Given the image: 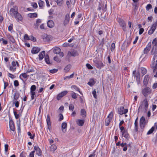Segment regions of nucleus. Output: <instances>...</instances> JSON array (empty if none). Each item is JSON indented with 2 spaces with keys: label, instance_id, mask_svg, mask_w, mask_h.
<instances>
[{
  "label": "nucleus",
  "instance_id": "f257e3e1",
  "mask_svg": "<svg viewBox=\"0 0 157 157\" xmlns=\"http://www.w3.org/2000/svg\"><path fill=\"white\" fill-rule=\"evenodd\" d=\"M148 101L147 98H145L141 102V104L139 107V109L146 111L148 107Z\"/></svg>",
  "mask_w": 157,
  "mask_h": 157
},
{
  "label": "nucleus",
  "instance_id": "f03ea898",
  "mask_svg": "<svg viewBox=\"0 0 157 157\" xmlns=\"http://www.w3.org/2000/svg\"><path fill=\"white\" fill-rule=\"evenodd\" d=\"M151 67L153 69V72H155L156 69L157 68V53L156 54L155 56H153L151 62Z\"/></svg>",
  "mask_w": 157,
  "mask_h": 157
},
{
  "label": "nucleus",
  "instance_id": "7ed1b4c3",
  "mask_svg": "<svg viewBox=\"0 0 157 157\" xmlns=\"http://www.w3.org/2000/svg\"><path fill=\"white\" fill-rule=\"evenodd\" d=\"M151 91L152 90L150 87H146L142 90V93L145 97H147L151 93Z\"/></svg>",
  "mask_w": 157,
  "mask_h": 157
},
{
  "label": "nucleus",
  "instance_id": "20e7f679",
  "mask_svg": "<svg viewBox=\"0 0 157 157\" xmlns=\"http://www.w3.org/2000/svg\"><path fill=\"white\" fill-rule=\"evenodd\" d=\"M18 8L16 6H14L11 8L10 11V16L13 18L19 12H18Z\"/></svg>",
  "mask_w": 157,
  "mask_h": 157
},
{
  "label": "nucleus",
  "instance_id": "39448f33",
  "mask_svg": "<svg viewBox=\"0 0 157 157\" xmlns=\"http://www.w3.org/2000/svg\"><path fill=\"white\" fill-rule=\"evenodd\" d=\"M24 71L27 74L30 73H33L35 72V68L32 66L30 65L25 67L24 68Z\"/></svg>",
  "mask_w": 157,
  "mask_h": 157
},
{
  "label": "nucleus",
  "instance_id": "423d86ee",
  "mask_svg": "<svg viewBox=\"0 0 157 157\" xmlns=\"http://www.w3.org/2000/svg\"><path fill=\"white\" fill-rule=\"evenodd\" d=\"M16 65L19 66V64L17 61H13L11 63V65L10 67L9 70L13 72L15 71L16 69Z\"/></svg>",
  "mask_w": 157,
  "mask_h": 157
},
{
  "label": "nucleus",
  "instance_id": "0eeeda50",
  "mask_svg": "<svg viewBox=\"0 0 157 157\" xmlns=\"http://www.w3.org/2000/svg\"><path fill=\"white\" fill-rule=\"evenodd\" d=\"M113 115V113L111 112L108 116L105 121V124L106 126H108L109 125L110 121L112 120Z\"/></svg>",
  "mask_w": 157,
  "mask_h": 157
},
{
  "label": "nucleus",
  "instance_id": "6e6552de",
  "mask_svg": "<svg viewBox=\"0 0 157 157\" xmlns=\"http://www.w3.org/2000/svg\"><path fill=\"white\" fill-rule=\"evenodd\" d=\"M157 26V21H156L153 24L150 29L148 30V34L150 35L152 34L155 30Z\"/></svg>",
  "mask_w": 157,
  "mask_h": 157
},
{
  "label": "nucleus",
  "instance_id": "1a4fd4ad",
  "mask_svg": "<svg viewBox=\"0 0 157 157\" xmlns=\"http://www.w3.org/2000/svg\"><path fill=\"white\" fill-rule=\"evenodd\" d=\"M151 45V43L149 42L147 44L146 47L144 49V54L141 55V57H144V55L147 54L148 53L149 51L150 50Z\"/></svg>",
  "mask_w": 157,
  "mask_h": 157
},
{
  "label": "nucleus",
  "instance_id": "9d476101",
  "mask_svg": "<svg viewBox=\"0 0 157 157\" xmlns=\"http://www.w3.org/2000/svg\"><path fill=\"white\" fill-rule=\"evenodd\" d=\"M118 113L120 115L125 114L128 112V109H125L124 107L121 106L118 109Z\"/></svg>",
  "mask_w": 157,
  "mask_h": 157
},
{
  "label": "nucleus",
  "instance_id": "9b49d317",
  "mask_svg": "<svg viewBox=\"0 0 157 157\" xmlns=\"http://www.w3.org/2000/svg\"><path fill=\"white\" fill-rule=\"evenodd\" d=\"M145 125V119L144 117H142L140 120V128L143 129Z\"/></svg>",
  "mask_w": 157,
  "mask_h": 157
},
{
  "label": "nucleus",
  "instance_id": "f8f14e48",
  "mask_svg": "<svg viewBox=\"0 0 157 157\" xmlns=\"http://www.w3.org/2000/svg\"><path fill=\"white\" fill-rule=\"evenodd\" d=\"M13 18H15L17 22H19L20 21H22L23 20V17L19 13H17Z\"/></svg>",
  "mask_w": 157,
  "mask_h": 157
},
{
  "label": "nucleus",
  "instance_id": "ddd939ff",
  "mask_svg": "<svg viewBox=\"0 0 157 157\" xmlns=\"http://www.w3.org/2000/svg\"><path fill=\"white\" fill-rule=\"evenodd\" d=\"M67 93V91L66 90L61 92L57 95L56 97L57 99L58 100H59L62 97L66 95Z\"/></svg>",
  "mask_w": 157,
  "mask_h": 157
},
{
  "label": "nucleus",
  "instance_id": "4468645a",
  "mask_svg": "<svg viewBox=\"0 0 157 157\" xmlns=\"http://www.w3.org/2000/svg\"><path fill=\"white\" fill-rule=\"evenodd\" d=\"M94 61L95 64V65L97 68H101L103 66V63L100 61H98L96 60H94Z\"/></svg>",
  "mask_w": 157,
  "mask_h": 157
},
{
  "label": "nucleus",
  "instance_id": "2eb2a0df",
  "mask_svg": "<svg viewBox=\"0 0 157 157\" xmlns=\"http://www.w3.org/2000/svg\"><path fill=\"white\" fill-rule=\"evenodd\" d=\"M118 21L120 26L122 27L123 30H124L125 28L126 25L124 21H123L122 19L118 18Z\"/></svg>",
  "mask_w": 157,
  "mask_h": 157
},
{
  "label": "nucleus",
  "instance_id": "dca6fc26",
  "mask_svg": "<svg viewBox=\"0 0 157 157\" xmlns=\"http://www.w3.org/2000/svg\"><path fill=\"white\" fill-rule=\"evenodd\" d=\"M34 149L36 151V154L38 156H40L41 155L42 151L38 146L36 145L34 146Z\"/></svg>",
  "mask_w": 157,
  "mask_h": 157
},
{
  "label": "nucleus",
  "instance_id": "f3484780",
  "mask_svg": "<svg viewBox=\"0 0 157 157\" xmlns=\"http://www.w3.org/2000/svg\"><path fill=\"white\" fill-rule=\"evenodd\" d=\"M67 124L66 122H63L61 124V129L63 132L65 133L67 131Z\"/></svg>",
  "mask_w": 157,
  "mask_h": 157
},
{
  "label": "nucleus",
  "instance_id": "a211bd4d",
  "mask_svg": "<svg viewBox=\"0 0 157 157\" xmlns=\"http://www.w3.org/2000/svg\"><path fill=\"white\" fill-rule=\"evenodd\" d=\"M27 73L25 71V72L21 73L19 77L20 78L22 81L23 80V79H25L26 80L27 79V77L29 75H27Z\"/></svg>",
  "mask_w": 157,
  "mask_h": 157
},
{
  "label": "nucleus",
  "instance_id": "6ab92c4d",
  "mask_svg": "<svg viewBox=\"0 0 157 157\" xmlns=\"http://www.w3.org/2000/svg\"><path fill=\"white\" fill-rule=\"evenodd\" d=\"M9 126L10 129L12 131L15 130V128L13 121L10 120L9 121Z\"/></svg>",
  "mask_w": 157,
  "mask_h": 157
},
{
  "label": "nucleus",
  "instance_id": "aec40b11",
  "mask_svg": "<svg viewBox=\"0 0 157 157\" xmlns=\"http://www.w3.org/2000/svg\"><path fill=\"white\" fill-rule=\"evenodd\" d=\"M40 51V49L36 47H34L31 50V52L32 54H35L39 52Z\"/></svg>",
  "mask_w": 157,
  "mask_h": 157
},
{
  "label": "nucleus",
  "instance_id": "412c9836",
  "mask_svg": "<svg viewBox=\"0 0 157 157\" xmlns=\"http://www.w3.org/2000/svg\"><path fill=\"white\" fill-rule=\"evenodd\" d=\"M76 123L79 126H82L83 125L84 123V120H83L77 119L76 120Z\"/></svg>",
  "mask_w": 157,
  "mask_h": 157
},
{
  "label": "nucleus",
  "instance_id": "4be33fe9",
  "mask_svg": "<svg viewBox=\"0 0 157 157\" xmlns=\"http://www.w3.org/2000/svg\"><path fill=\"white\" fill-rule=\"evenodd\" d=\"M47 26L50 28H52L54 27V24L53 21L52 20H49L47 22Z\"/></svg>",
  "mask_w": 157,
  "mask_h": 157
},
{
  "label": "nucleus",
  "instance_id": "5701e85b",
  "mask_svg": "<svg viewBox=\"0 0 157 157\" xmlns=\"http://www.w3.org/2000/svg\"><path fill=\"white\" fill-rule=\"evenodd\" d=\"M45 56V51H43L40 52L38 56L39 60L40 61Z\"/></svg>",
  "mask_w": 157,
  "mask_h": 157
},
{
  "label": "nucleus",
  "instance_id": "b1692460",
  "mask_svg": "<svg viewBox=\"0 0 157 157\" xmlns=\"http://www.w3.org/2000/svg\"><path fill=\"white\" fill-rule=\"evenodd\" d=\"M57 147L56 145L54 144H52L51 145L50 147V151L54 152L57 149Z\"/></svg>",
  "mask_w": 157,
  "mask_h": 157
},
{
  "label": "nucleus",
  "instance_id": "393cba45",
  "mask_svg": "<svg viewBox=\"0 0 157 157\" xmlns=\"http://www.w3.org/2000/svg\"><path fill=\"white\" fill-rule=\"evenodd\" d=\"M149 79V76L148 75H146L145 76L144 78V81L143 83L145 85H147L148 80Z\"/></svg>",
  "mask_w": 157,
  "mask_h": 157
},
{
  "label": "nucleus",
  "instance_id": "a878e982",
  "mask_svg": "<svg viewBox=\"0 0 157 157\" xmlns=\"http://www.w3.org/2000/svg\"><path fill=\"white\" fill-rule=\"evenodd\" d=\"M156 53H157V48L155 46H153L151 50V54L154 55L155 56Z\"/></svg>",
  "mask_w": 157,
  "mask_h": 157
},
{
  "label": "nucleus",
  "instance_id": "bb28decb",
  "mask_svg": "<svg viewBox=\"0 0 157 157\" xmlns=\"http://www.w3.org/2000/svg\"><path fill=\"white\" fill-rule=\"evenodd\" d=\"M70 15L69 14L67 13L65 15V18L64 21V23L65 24H67L69 21Z\"/></svg>",
  "mask_w": 157,
  "mask_h": 157
},
{
  "label": "nucleus",
  "instance_id": "cd10ccee",
  "mask_svg": "<svg viewBox=\"0 0 157 157\" xmlns=\"http://www.w3.org/2000/svg\"><path fill=\"white\" fill-rule=\"evenodd\" d=\"M86 112L84 109H81L80 110V115L83 118H85L86 116Z\"/></svg>",
  "mask_w": 157,
  "mask_h": 157
},
{
  "label": "nucleus",
  "instance_id": "c85d7f7f",
  "mask_svg": "<svg viewBox=\"0 0 157 157\" xmlns=\"http://www.w3.org/2000/svg\"><path fill=\"white\" fill-rule=\"evenodd\" d=\"M68 55L73 56H75L78 55L77 52L74 50L73 51L71 52H68Z\"/></svg>",
  "mask_w": 157,
  "mask_h": 157
},
{
  "label": "nucleus",
  "instance_id": "c756f323",
  "mask_svg": "<svg viewBox=\"0 0 157 157\" xmlns=\"http://www.w3.org/2000/svg\"><path fill=\"white\" fill-rule=\"evenodd\" d=\"M28 16L31 18H35L37 17V14L36 13H29L27 15Z\"/></svg>",
  "mask_w": 157,
  "mask_h": 157
},
{
  "label": "nucleus",
  "instance_id": "7c9ffc66",
  "mask_svg": "<svg viewBox=\"0 0 157 157\" xmlns=\"http://www.w3.org/2000/svg\"><path fill=\"white\" fill-rule=\"evenodd\" d=\"M71 89L73 90H75L76 91H78L79 92V93L81 94H82V93L79 90V88L77 86H76L75 85H72L71 87Z\"/></svg>",
  "mask_w": 157,
  "mask_h": 157
},
{
  "label": "nucleus",
  "instance_id": "2f4dec72",
  "mask_svg": "<svg viewBox=\"0 0 157 157\" xmlns=\"http://www.w3.org/2000/svg\"><path fill=\"white\" fill-rule=\"evenodd\" d=\"M135 125V129L136 132H137L138 131V118H137L134 122Z\"/></svg>",
  "mask_w": 157,
  "mask_h": 157
},
{
  "label": "nucleus",
  "instance_id": "473e14b6",
  "mask_svg": "<svg viewBox=\"0 0 157 157\" xmlns=\"http://www.w3.org/2000/svg\"><path fill=\"white\" fill-rule=\"evenodd\" d=\"M7 38L12 43L14 42V39L13 37L11 35L8 34L7 35Z\"/></svg>",
  "mask_w": 157,
  "mask_h": 157
},
{
  "label": "nucleus",
  "instance_id": "72a5a7b5",
  "mask_svg": "<svg viewBox=\"0 0 157 157\" xmlns=\"http://www.w3.org/2000/svg\"><path fill=\"white\" fill-rule=\"evenodd\" d=\"M41 22V20L40 19H37L36 21V23L35 24V28H37L39 24H40Z\"/></svg>",
  "mask_w": 157,
  "mask_h": 157
},
{
  "label": "nucleus",
  "instance_id": "f704fd0d",
  "mask_svg": "<svg viewBox=\"0 0 157 157\" xmlns=\"http://www.w3.org/2000/svg\"><path fill=\"white\" fill-rule=\"evenodd\" d=\"M19 97V95L18 93H16L14 94V95L13 98V101H18V99Z\"/></svg>",
  "mask_w": 157,
  "mask_h": 157
},
{
  "label": "nucleus",
  "instance_id": "c9c22d12",
  "mask_svg": "<svg viewBox=\"0 0 157 157\" xmlns=\"http://www.w3.org/2000/svg\"><path fill=\"white\" fill-rule=\"evenodd\" d=\"M60 49L58 47H56L54 49V53L56 54H58L60 52Z\"/></svg>",
  "mask_w": 157,
  "mask_h": 157
},
{
  "label": "nucleus",
  "instance_id": "e433bc0d",
  "mask_svg": "<svg viewBox=\"0 0 157 157\" xmlns=\"http://www.w3.org/2000/svg\"><path fill=\"white\" fill-rule=\"evenodd\" d=\"M71 67V66L70 65H68L65 67L64 69V70L65 72H67L69 71Z\"/></svg>",
  "mask_w": 157,
  "mask_h": 157
},
{
  "label": "nucleus",
  "instance_id": "4c0bfd02",
  "mask_svg": "<svg viewBox=\"0 0 157 157\" xmlns=\"http://www.w3.org/2000/svg\"><path fill=\"white\" fill-rule=\"evenodd\" d=\"M88 84L90 86H92L94 84L95 82L94 79L92 78L90 80L89 82L88 83Z\"/></svg>",
  "mask_w": 157,
  "mask_h": 157
},
{
  "label": "nucleus",
  "instance_id": "58836bf2",
  "mask_svg": "<svg viewBox=\"0 0 157 157\" xmlns=\"http://www.w3.org/2000/svg\"><path fill=\"white\" fill-rule=\"evenodd\" d=\"M44 59L46 63L48 64H50L49 59V56L48 55H46L44 57Z\"/></svg>",
  "mask_w": 157,
  "mask_h": 157
},
{
  "label": "nucleus",
  "instance_id": "ea45409f",
  "mask_svg": "<svg viewBox=\"0 0 157 157\" xmlns=\"http://www.w3.org/2000/svg\"><path fill=\"white\" fill-rule=\"evenodd\" d=\"M74 73H73L69 76H65L63 79L64 80L69 79L71 78H72L74 76Z\"/></svg>",
  "mask_w": 157,
  "mask_h": 157
},
{
  "label": "nucleus",
  "instance_id": "a19ab883",
  "mask_svg": "<svg viewBox=\"0 0 157 157\" xmlns=\"http://www.w3.org/2000/svg\"><path fill=\"white\" fill-rule=\"evenodd\" d=\"M152 43L153 45V46L155 47H157V38H155L153 40Z\"/></svg>",
  "mask_w": 157,
  "mask_h": 157
},
{
  "label": "nucleus",
  "instance_id": "79ce46f5",
  "mask_svg": "<svg viewBox=\"0 0 157 157\" xmlns=\"http://www.w3.org/2000/svg\"><path fill=\"white\" fill-rule=\"evenodd\" d=\"M122 136L126 138H127L128 137V134L127 132L125 131L124 132H122Z\"/></svg>",
  "mask_w": 157,
  "mask_h": 157
},
{
  "label": "nucleus",
  "instance_id": "37998d69",
  "mask_svg": "<svg viewBox=\"0 0 157 157\" xmlns=\"http://www.w3.org/2000/svg\"><path fill=\"white\" fill-rule=\"evenodd\" d=\"M0 41H2L3 44L4 45H6L8 43V41L7 40H5L3 38L0 39Z\"/></svg>",
  "mask_w": 157,
  "mask_h": 157
},
{
  "label": "nucleus",
  "instance_id": "c03bdc74",
  "mask_svg": "<svg viewBox=\"0 0 157 157\" xmlns=\"http://www.w3.org/2000/svg\"><path fill=\"white\" fill-rule=\"evenodd\" d=\"M140 70L141 71V73L143 75L147 73V70L145 68L142 67L141 68Z\"/></svg>",
  "mask_w": 157,
  "mask_h": 157
},
{
  "label": "nucleus",
  "instance_id": "a18cd8bd",
  "mask_svg": "<svg viewBox=\"0 0 157 157\" xmlns=\"http://www.w3.org/2000/svg\"><path fill=\"white\" fill-rule=\"evenodd\" d=\"M154 127H152V128L148 131L147 133V135H149L151 134L154 130Z\"/></svg>",
  "mask_w": 157,
  "mask_h": 157
},
{
  "label": "nucleus",
  "instance_id": "49530a36",
  "mask_svg": "<svg viewBox=\"0 0 157 157\" xmlns=\"http://www.w3.org/2000/svg\"><path fill=\"white\" fill-rule=\"evenodd\" d=\"M57 3V5L59 6H61L63 4V0H57L56 1Z\"/></svg>",
  "mask_w": 157,
  "mask_h": 157
},
{
  "label": "nucleus",
  "instance_id": "de8ad7c7",
  "mask_svg": "<svg viewBox=\"0 0 157 157\" xmlns=\"http://www.w3.org/2000/svg\"><path fill=\"white\" fill-rule=\"evenodd\" d=\"M71 96L72 98L74 99H76L77 97L76 94L73 92L71 93Z\"/></svg>",
  "mask_w": 157,
  "mask_h": 157
},
{
  "label": "nucleus",
  "instance_id": "09e8293b",
  "mask_svg": "<svg viewBox=\"0 0 157 157\" xmlns=\"http://www.w3.org/2000/svg\"><path fill=\"white\" fill-rule=\"evenodd\" d=\"M30 94H31V98L32 100L34 98V96L35 95V91H30Z\"/></svg>",
  "mask_w": 157,
  "mask_h": 157
},
{
  "label": "nucleus",
  "instance_id": "8fccbe9b",
  "mask_svg": "<svg viewBox=\"0 0 157 157\" xmlns=\"http://www.w3.org/2000/svg\"><path fill=\"white\" fill-rule=\"evenodd\" d=\"M47 124H51L50 119L49 115L48 114L47 116Z\"/></svg>",
  "mask_w": 157,
  "mask_h": 157
},
{
  "label": "nucleus",
  "instance_id": "3c124183",
  "mask_svg": "<svg viewBox=\"0 0 157 157\" xmlns=\"http://www.w3.org/2000/svg\"><path fill=\"white\" fill-rule=\"evenodd\" d=\"M74 108V105L72 104H70L69 105V110H73Z\"/></svg>",
  "mask_w": 157,
  "mask_h": 157
},
{
  "label": "nucleus",
  "instance_id": "603ef678",
  "mask_svg": "<svg viewBox=\"0 0 157 157\" xmlns=\"http://www.w3.org/2000/svg\"><path fill=\"white\" fill-rule=\"evenodd\" d=\"M146 8L147 11H148L152 8V6L150 4H148L147 5Z\"/></svg>",
  "mask_w": 157,
  "mask_h": 157
},
{
  "label": "nucleus",
  "instance_id": "864d4df0",
  "mask_svg": "<svg viewBox=\"0 0 157 157\" xmlns=\"http://www.w3.org/2000/svg\"><path fill=\"white\" fill-rule=\"evenodd\" d=\"M36 89V86L35 85H32L30 88V91H35Z\"/></svg>",
  "mask_w": 157,
  "mask_h": 157
},
{
  "label": "nucleus",
  "instance_id": "5fc2aeb1",
  "mask_svg": "<svg viewBox=\"0 0 157 157\" xmlns=\"http://www.w3.org/2000/svg\"><path fill=\"white\" fill-rule=\"evenodd\" d=\"M13 104H15V106L17 108L19 106V101H13Z\"/></svg>",
  "mask_w": 157,
  "mask_h": 157
},
{
  "label": "nucleus",
  "instance_id": "6e6d98bb",
  "mask_svg": "<svg viewBox=\"0 0 157 157\" xmlns=\"http://www.w3.org/2000/svg\"><path fill=\"white\" fill-rule=\"evenodd\" d=\"M29 40H31L33 41V42H35L36 41V39L32 35H31L29 36Z\"/></svg>",
  "mask_w": 157,
  "mask_h": 157
},
{
  "label": "nucleus",
  "instance_id": "4d7b16f0",
  "mask_svg": "<svg viewBox=\"0 0 157 157\" xmlns=\"http://www.w3.org/2000/svg\"><path fill=\"white\" fill-rule=\"evenodd\" d=\"M38 4L39 7H42L43 6L44 2L41 0H40L38 1Z\"/></svg>",
  "mask_w": 157,
  "mask_h": 157
},
{
  "label": "nucleus",
  "instance_id": "13d9d810",
  "mask_svg": "<svg viewBox=\"0 0 157 157\" xmlns=\"http://www.w3.org/2000/svg\"><path fill=\"white\" fill-rule=\"evenodd\" d=\"M24 39L25 40H29V36L27 34H25L24 35Z\"/></svg>",
  "mask_w": 157,
  "mask_h": 157
},
{
  "label": "nucleus",
  "instance_id": "bf43d9fd",
  "mask_svg": "<svg viewBox=\"0 0 157 157\" xmlns=\"http://www.w3.org/2000/svg\"><path fill=\"white\" fill-rule=\"evenodd\" d=\"M92 94H93L94 97L95 98H97V96L96 94V90H94L92 92Z\"/></svg>",
  "mask_w": 157,
  "mask_h": 157
},
{
  "label": "nucleus",
  "instance_id": "052dcab7",
  "mask_svg": "<svg viewBox=\"0 0 157 157\" xmlns=\"http://www.w3.org/2000/svg\"><path fill=\"white\" fill-rule=\"evenodd\" d=\"M28 135L30 136V138L31 139H33L35 135L33 134V135H32L31 133L29 132H28L27 133Z\"/></svg>",
  "mask_w": 157,
  "mask_h": 157
},
{
  "label": "nucleus",
  "instance_id": "680f3d73",
  "mask_svg": "<svg viewBox=\"0 0 157 157\" xmlns=\"http://www.w3.org/2000/svg\"><path fill=\"white\" fill-rule=\"evenodd\" d=\"M14 115L16 119H18L19 117V115L17 114V112L16 111H13Z\"/></svg>",
  "mask_w": 157,
  "mask_h": 157
},
{
  "label": "nucleus",
  "instance_id": "e2e57ef3",
  "mask_svg": "<svg viewBox=\"0 0 157 157\" xmlns=\"http://www.w3.org/2000/svg\"><path fill=\"white\" fill-rule=\"evenodd\" d=\"M58 71V69H53L52 70H50V72L52 74L55 73H56Z\"/></svg>",
  "mask_w": 157,
  "mask_h": 157
},
{
  "label": "nucleus",
  "instance_id": "0e129e2a",
  "mask_svg": "<svg viewBox=\"0 0 157 157\" xmlns=\"http://www.w3.org/2000/svg\"><path fill=\"white\" fill-rule=\"evenodd\" d=\"M13 25L12 24L10 25L8 27V30L12 32V31L13 30Z\"/></svg>",
  "mask_w": 157,
  "mask_h": 157
},
{
  "label": "nucleus",
  "instance_id": "69168bd1",
  "mask_svg": "<svg viewBox=\"0 0 157 157\" xmlns=\"http://www.w3.org/2000/svg\"><path fill=\"white\" fill-rule=\"evenodd\" d=\"M86 66L89 69H92L93 68V67L89 63H87Z\"/></svg>",
  "mask_w": 157,
  "mask_h": 157
},
{
  "label": "nucleus",
  "instance_id": "338daca9",
  "mask_svg": "<svg viewBox=\"0 0 157 157\" xmlns=\"http://www.w3.org/2000/svg\"><path fill=\"white\" fill-rule=\"evenodd\" d=\"M54 60L58 62H59L60 61V59L56 56L54 57Z\"/></svg>",
  "mask_w": 157,
  "mask_h": 157
},
{
  "label": "nucleus",
  "instance_id": "774afa93",
  "mask_svg": "<svg viewBox=\"0 0 157 157\" xmlns=\"http://www.w3.org/2000/svg\"><path fill=\"white\" fill-rule=\"evenodd\" d=\"M35 151H33L31 152L29 154V157H34V153Z\"/></svg>",
  "mask_w": 157,
  "mask_h": 157
}]
</instances>
